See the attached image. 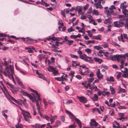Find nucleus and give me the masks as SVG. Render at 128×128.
Segmentation results:
<instances>
[{
  "mask_svg": "<svg viewBox=\"0 0 128 128\" xmlns=\"http://www.w3.org/2000/svg\"><path fill=\"white\" fill-rule=\"evenodd\" d=\"M6 58H4L3 60L4 61V64L5 66V70L3 72L2 66H0V71L3 73L4 75L6 76H8L10 80H12L14 84H15L16 82L14 80V78L13 76V74L14 73L13 68L11 65H8L9 64L12 63L11 60L10 58L8 59V61H6Z\"/></svg>",
  "mask_w": 128,
  "mask_h": 128,
  "instance_id": "nucleus-1",
  "label": "nucleus"
},
{
  "mask_svg": "<svg viewBox=\"0 0 128 128\" xmlns=\"http://www.w3.org/2000/svg\"><path fill=\"white\" fill-rule=\"evenodd\" d=\"M20 108L21 111V113L25 120L29 123L30 122V119L32 118V117L30 113L24 110L20 107Z\"/></svg>",
  "mask_w": 128,
  "mask_h": 128,
  "instance_id": "nucleus-2",
  "label": "nucleus"
},
{
  "mask_svg": "<svg viewBox=\"0 0 128 128\" xmlns=\"http://www.w3.org/2000/svg\"><path fill=\"white\" fill-rule=\"evenodd\" d=\"M24 42L28 44H30L36 42V40H34L32 38L29 37H27L26 38H20Z\"/></svg>",
  "mask_w": 128,
  "mask_h": 128,
  "instance_id": "nucleus-3",
  "label": "nucleus"
},
{
  "mask_svg": "<svg viewBox=\"0 0 128 128\" xmlns=\"http://www.w3.org/2000/svg\"><path fill=\"white\" fill-rule=\"evenodd\" d=\"M80 58L84 60L85 61L90 63L92 62L93 61V60L91 59V57L88 56L84 54H83L80 55Z\"/></svg>",
  "mask_w": 128,
  "mask_h": 128,
  "instance_id": "nucleus-4",
  "label": "nucleus"
},
{
  "mask_svg": "<svg viewBox=\"0 0 128 128\" xmlns=\"http://www.w3.org/2000/svg\"><path fill=\"white\" fill-rule=\"evenodd\" d=\"M47 70L49 72H52L54 76L57 75L58 74V69L54 68L53 66H50Z\"/></svg>",
  "mask_w": 128,
  "mask_h": 128,
  "instance_id": "nucleus-5",
  "label": "nucleus"
},
{
  "mask_svg": "<svg viewBox=\"0 0 128 128\" xmlns=\"http://www.w3.org/2000/svg\"><path fill=\"white\" fill-rule=\"evenodd\" d=\"M34 99L35 100V101H36V106L38 110V113L39 114L40 116L42 117V116L41 112H43L44 111L41 108H40L38 101V100H36V98H34Z\"/></svg>",
  "mask_w": 128,
  "mask_h": 128,
  "instance_id": "nucleus-6",
  "label": "nucleus"
},
{
  "mask_svg": "<svg viewBox=\"0 0 128 128\" xmlns=\"http://www.w3.org/2000/svg\"><path fill=\"white\" fill-rule=\"evenodd\" d=\"M102 0H94V1L95 2L94 5L96 6V8H99L100 9H102L103 7L101 4V1Z\"/></svg>",
  "mask_w": 128,
  "mask_h": 128,
  "instance_id": "nucleus-7",
  "label": "nucleus"
},
{
  "mask_svg": "<svg viewBox=\"0 0 128 128\" xmlns=\"http://www.w3.org/2000/svg\"><path fill=\"white\" fill-rule=\"evenodd\" d=\"M114 26L120 28L123 25L124 22L122 20H119L114 22Z\"/></svg>",
  "mask_w": 128,
  "mask_h": 128,
  "instance_id": "nucleus-8",
  "label": "nucleus"
},
{
  "mask_svg": "<svg viewBox=\"0 0 128 128\" xmlns=\"http://www.w3.org/2000/svg\"><path fill=\"white\" fill-rule=\"evenodd\" d=\"M78 99L80 101L83 103H86L88 101V100L86 98L83 96H77Z\"/></svg>",
  "mask_w": 128,
  "mask_h": 128,
  "instance_id": "nucleus-9",
  "label": "nucleus"
},
{
  "mask_svg": "<svg viewBox=\"0 0 128 128\" xmlns=\"http://www.w3.org/2000/svg\"><path fill=\"white\" fill-rule=\"evenodd\" d=\"M96 74V76L99 80H101L103 78L104 75L100 73V69H98L97 70Z\"/></svg>",
  "mask_w": 128,
  "mask_h": 128,
  "instance_id": "nucleus-10",
  "label": "nucleus"
},
{
  "mask_svg": "<svg viewBox=\"0 0 128 128\" xmlns=\"http://www.w3.org/2000/svg\"><path fill=\"white\" fill-rule=\"evenodd\" d=\"M15 78L17 82L20 86L23 88H24V84H23L22 81L20 80L19 78L16 76H15Z\"/></svg>",
  "mask_w": 128,
  "mask_h": 128,
  "instance_id": "nucleus-11",
  "label": "nucleus"
},
{
  "mask_svg": "<svg viewBox=\"0 0 128 128\" xmlns=\"http://www.w3.org/2000/svg\"><path fill=\"white\" fill-rule=\"evenodd\" d=\"M104 13L106 14L108 17L110 18L111 14H114V11L112 10H106L104 11Z\"/></svg>",
  "mask_w": 128,
  "mask_h": 128,
  "instance_id": "nucleus-12",
  "label": "nucleus"
},
{
  "mask_svg": "<svg viewBox=\"0 0 128 128\" xmlns=\"http://www.w3.org/2000/svg\"><path fill=\"white\" fill-rule=\"evenodd\" d=\"M90 122H90V124L91 128H93L94 127L96 126L98 124V123L94 119H91Z\"/></svg>",
  "mask_w": 128,
  "mask_h": 128,
  "instance_id": "nucleus-13",
  "label": "nucleus"
},
{
  "mask_svg": "<svg viewBox=\"0 0 128 128\" xmlns=\"http://www.w3.org/2000/svg\"><path fill=\"white\" fill-rule=\"evenodd\" d=\"M122 72H123V74L122 76L125 78L128 77V69L127 68H125L124 69V70H122Z\"/></svg>",
  "mask_w": 128,
  "mask_h": 128,
  "instance_id": "nucleus-14",
  "label": "nucleus"
},
{
  "mask_svg": "<svg viewBox=\"0 0 128 128\" xmlns=\"http://www.w3.org/2000/svg\"><path fill=\"white\" fill-rule=\"evenodd\" d=\"M23 95L26 96L29 98L32 102H34L35 101L34 98L31 95L28 93L25 92H23Z\"/></svg>",
  "mask_w": 128,
  "mask_h": 128,
  "instance_id": "nucleus-15",
  "label": "nucleus"
},
{
  "mask_svg": "<svg viewBox=\"0 0 128 128\" xmlns=\"http://www.w3.org/2000/svg\"><path fill=\"white\" fill-rule=\"evenodd\" d=\"M66 113L69 116V117L72 119V121L74 119H75V118H76L75 117V116H74L73 114L70 111L67 110H66Z\"/></svg>",
  "mask_w": 128,
  "mask_h": 128,
  "instance_id": "nucleus-16",
  "label": "nucleus"
},
{
  "mask_svg": "<svg viewBox=\"0 0 128 128\" xmlns=\"http://www.w3.org/2000/svg\"><path fill=\"white\" fill-rule=\"evenodd\" d=\"M38 77L43 80H46L48 82V84H49L50 83V81L43 74L40 73L38 76Z\"/></svg>",
  "mask_w": 128,
  "mask_h": 128,
  "instance_id": "nucleus-17",
  "label": "nucleus"
},
{
  "mask_svg": "<svg viewBox=\"0 0 128 128\" xmlns=\"http://www.w3.org/2000/svg\"><path fill=\"white\" fill-rule=\"evenodd\" d=\"M118 88V93L119 94L120 92L126 93V90L122 88L120 86H119Z\"/></svg>",
  "mask_w": 128,
  "mask_h": 128,
  "instance_id": "nucleus-18",
  "label": "nucleus"
},
{
  "mask_svg": "<svg viewBox=\"0 0 128 128\" xmlns=\"http://www.w3.org/2000/svg\"><path fill=\"white\" fill-rule=\"evenodd\" d=\"M82 9V6H77L75 8L76 11H78L79 14L81 13Z\"/></svg>",
  "mask_w": 128,
  "mask_h": 128,
  "instance_id": "nucleus-19",
  "label": "nucleus"
},
{
  "mask_svg": "<svg viewBox=\"0 0 128 128\" xmlns=\"http://www.w3.org/2000/svg\"><path fill=\"white\" fill-rule=\"evenodd\" d=\"M25 49L26 50H28V51L29 53H32L33 52V51L32 50H35L33 46H32L31 47H26L25 48Z\"/></svg>",
  "mask_w": 128,
  "mask_h": 128,
  "instance_id": "nucleus-20",
  "label": "nucleus"
},
{
  "mask_svg": "<svg viewBox=\"0 0 128 128\" xmlns=\"http://www.w3.org/2000/svg\"><path fill=\"white\" fill-rule=\"evenodd\" d=\"M30 90L32 92L34 93L38 97V98L39 101H40L41 100L40 96V94L38 93L37 91L32 89H30Z\"/></svg>",
  "mask_w": 128,
  "mask_h": 128,
  "instance_id": "nucleus-21",
  "label": "nucleus"
},
{
  "mask_svg": "<svg viewBox=\"0 0 128 128\" xmlns=\"http://www.w3.org/2000/svg\"><path fill=\"white\" fill-rule=\"evenodd\" d=\"M124 114L123 113H118V119L119 120H121L122 119H124Z\"/></svg>",
  "mask_w": 128,
  "mask_h": 128,
  "instance_id": "nucleus-22",
  "label": "nucleus"
},
{
  "mask_svg": "<svg viewBox=\"0 0 128 128\" xmlns=\"http://www.w3.org/2000/svg\"><path fill=\"white\" fill-rule=\"evenodd\" d=\"M90 98L94 101H97L98 100V96L96 94H94V96L92 97H90Z\"/></svg>",
  "mask_w": 128,
  "mask_h": 128,
  "instance_id": "nucleus-23",
  "label": "nucleus"
},
{
  "mask_svg": "<svg viewBox=\"0 0 128 128\" xmlns=\"http://www.w3.org/2000/svg\"><path fill=\"white\" fill-rule=\"evenodd\" d=\"M75 120L77 124H78V126L80 127V128H81L82 127V122L80 120L76 118H75Z\"/></svg>",
  "mask_w": 128,
  "mask_h": 128,
  "instance_id": "nucleus-24",
  "label": "nucleus"
},
{
  "mask_svg": "<svg viewBox=\"0 0 128 128\" xmlns=\"http://www.w3.org/2000/svg\"><path fill=\"white\" fill-rule=\"evenodd\" d=\"M122 12L125 17L128 18V10L126 9L122 10Z\"/></svg>",
  "mask_w": 128,
  "mask_h": 128,
  "instance_id": "nucleus-25",
  "label": "nucleus"
},
{
  "mask_svg": "<svg viewBox=\"0 0 128 128\" xmlns=\"http://www.w3.org/2000/svg\"><path fill=\"white\" fill-rule=\"evenodd\" d=\"M92 112L94 113L98 112L99 114H101V112L98 108H93L92 109Z\"/></svg>",
  "mask_w": 128,
  "mask_h": 128,
  "instance_id": "nucleus-26",
  "label": "nucleus"
},
{
  "mask_svg": "<svg viewBox=\"0 0 128 128\" xmlns=\"http://www.w3.org/2000/svg\"><path fill=\"white\" fill-rule=\"evenodd\" d=\"M8 98L9 99L14 101V102L17 104H18L19 103V102L18 101L16 100L14 98L10 96V95H8Z\"/></svg>",
  "mask_w": 128,
  "mask_h": 128,
  "instance_id": "nucleus-27",
  "label": "nucleus"
},
{
  "mask_svg": "<svg viewBox=\"0 0 128 128\" xmlns=\"http://www.w3.org/2000/svg\"><path fill=\"white\" fill-rule=\"evenodd\" d=\"M61 122L60 120H56L53 126V127H56L60 125Z\"/></svg>",
  "mask_w": 128,
  "mask_h": 128,
  "instance_id": "nucleus-28",
  "label": "nucleus"
},
{
  "mask_svg": "<svg viewBox=\"0 0 128 128\" xmlns=\"http://www.w3.org/2000/svg\"><path fill=\"white\" fill-rule=\"evenodd\" d=\"M62 74H64L62 76L61 78L62 80H65V81H66L68 80L67 78L68 77V76L66 74H64V73H63Z\"/></svg>",
  "mask_w": 128,
  "mask_h": 128,
  "instance_id": "nucleus-29",
  "label": "nucleus"
},
{
  "mask_svg": "<svg viewBox=\"0 0 128 128\" xmlns=\"http://www.w3.org/2000/svg\"><path fill=\"white\" fill-rule=\"evenodd\" d=\"M8 112V110H3L2 111V112L3 116L5 117L6 120H7V117L8 116L6 114H5V113H7Z\"/></svg>",
  "mask_w": 128,
  "mask_h": 128,
  "instance_id": "nucleus-30",
  "label": "nucleus"
},
{
  "mask_svg": "<svg viewBox=\"0 0 128 128\" xmlns=\"http://www.w3.org/2000/svg\"><path fill=\"white\" fill-rule=\"evenodd\" d=\"M94 59L96 62H98L100 64L102 63L103 62L102 60L98 58L94 57Z\"/></svg>",
  "mask_w": 128,
  "mask_h": 128,
  "instance_id": "nucleus-31",
  "label": "nucleus"
},
{
  "mask_svg": "<svg viewBox=\"0 0 128 128\" xmlns=\"http://www.w3.org/2000/svg\"><path fill=\"white\" fill-rule=\"evenodd\" d=\"M59 43H60L57 41H56L55 42L53 43L52 44V48H56L57 46H58Z\"/></svg>",
  "mask_w": 128,
  "mask_h": 128,
  "instance_id": "nucleus-32",
  "label": "nucleus"
},
{
  "mask_svg": "<svg viewBox=\"0 0 128 128\" xmlns=\"http://www.w3.org/2000/svg\"><path fill=\"white\" fill-rule=\"evenodd\" d=\"M102 94L103 96H108L110 95V92L108 91L105 92H102Z\"/></svg>",
  "mask_w": 128,
  "mask_h": 128,
  "instance_id": "nucleus-33",
  "label": "nucleus"
},
{
  "mask_svg": "<svg viewBox=\"0 0 128 128\" xmlns=\"http://www.w3.org/2000/svg\"><path fill=\"white\" fill-rule=\"evenodd\" d=\"M86 70H87L86 71L84 72H81V75L82 76L88 75V74L89 73V72L88 71V69H86Z\"/></svg>",
  "mask_w": 128,
  "mask_h": 128,
  "instance_id": "nucleus-34",
  "label": "nucleus"
},
{
  "mask_svg": "<svg viewBox=\"0 0 128 128\" xmlns=\"http://www.w3.org/2000/svg\"><path fill=\"white\" fill-rule=\"evenodd\" d=\"M72 62H73V63L72 64V65L74 67L76 68L77 66H79L80 65L79 63H76V61H72Z\"/></svg>",
  "mask_w": 128,
  "mask_h": 128,
  "instance_id": "nucleus-35",
  "label": "nucleus"
},
{
  "mask_svg": "<svg viewBox=\"0 0 128 128\" xmlns=\"http://www.w3.org/2000/svg\"><path fill=\"white\" fill-rule=\"evenodd\" d=\"M106 80L107 81H111L113 82L114 81V78L112 76H111L109 78L108 77H106Z\"/></svg>",
  "mask_w": 128,
  "mask_h": 128,
  "instance_id": "nucleus-36",
  "label": "nucleus"
},
{
  "mask_svg": "<svg viewBox=\"0 0 128 128\" xmlns=\"http://www.w3.org/2000/svg\"><path fill=\"white\" fill-rule=\"evenodd\" d=\"M110 90L111 92V94H114L116 92V91L114 88L111 86H110Z\"/></svg>",
  "mask_w": 128,
  "mask_h": 128,
  "instance_id": "nucleus-37",
  "label": "nucleus"
},
{
  "mask_svg": "<svg viewBox=\"0 0 128 128\" xmlns=\"http://www.w3.org/2000/svg\"><path fill=\"white\" fill-rule=\"evenodd\" d=\"M122 57L121 56V54L117 55H116V60L118 62H120V60H122Z\"/></svg>",
  "mask_w": 128,
  "mask_h": 128,
  "instance_id": "nucleus-38",
  "label": "nucleus"
},
{
  "mask_svg": "<svg viewBox=\"0 0 128 128\" xmlns=\"http://www.w3.org/2000/svg\"><path fill=\"white\" fill-rule=\"evenodd\" d=\"M89 22L90 23L94 25H96L97 24V23L95 22V20L93 19V18L90 20Z\"/></svg>",
  "mask_w": 128,
  "mask_h": 128,
  "instance_id": "nucleus-39",
  "label": "nucleus"
},
{
  "mask_svg": "<svg viewBox=\"0 0 128 128\" xmlns=\"http://www.w3.org/2000/svg\"><path fill=\"white\" fill-rule=\"evenodd\" d=\"M118 39L119 41H121L122 42H124V40L123 37V35L122 34H121L120 36L118 37Z\"/></svg>",
  "mask_w": 128,
  "mask_h": 128,
  "instance_id": "nucleus-40",
  "label": "nucleus"
},
{
  "mask_svg": "<svg viewBox=\"0 0 128 128\" xmlns=\"http://www.w3.org/2000/svg\"><path fill=\"white\" fill-rule=\"evenodd\" d=\"M128 6L127 5H124V3H122L120 5V8L122 10L126 9V8Z\"/></svg>",
  "mask_w": 128,
  "mask_h": 128,
  "instance_id": "nucleus-41",
  "label": "nucleus"
},
{
  "mask_svg": "<svg viewBox=\"0 0 128 128\" xmlns=\"http://www.w3.org/2000/svg\"><path fill=\"white\" fill-rule=\"evenodd\" d=\"M45 57V55L43 54H40L38 56V58L40 61L42 59Z\"/></svg>",
  "mask_w": 128,
  "mask_h": 128,
  "instance_id": "nucleus-42",
  "label": "nucleus"
},
{
  "mask_svg": "<svg viewBox=\"0 0 128 128\" xmlns=\"http://www.w3.org/2000/svg\"><path fill=\"white\" fill-rule=\"evenodd\" d=\"M42 2L41 4L43 5H45L46 7H47L50 6V4H48L46 2L43 1V0H41Z\"/></svg>",
  "mask_w": 128,
  "mask_h": 128,
  "instance_id": "nucleus-43",
  "label": "nucleus"
},
{
  "mask_svg": "<svg viewBox=\"0 0 128 128\" xmlns=\"http://www.w3.org/2000/svg\"><path fill=\"white\" fill-rule=\"evenodd\" d=\"M111 44L112 45H113L114 46H118V48L120 47V46L116 42H112Z\"/></svg>",
  "mask_w": 128,
  "mask_h": 128,
  "instance_id": "nucleus-44",
  "label": "nucleus"
},
{
  "mask_svg": "<svg viewBox=\"0 0 128 128\" xmlns=\"http://www.w3.org/2000/svg\"><path fill=\"white\" fill-rule=\"evenodd\" d=\"M40 124H39L36 123L32 126V127L34 128H40Z\"/></svg>",
  "mask_w": 128,
  "mask_h": 128,
  "instance_id": "nucleus-45",
  "label": "nucleus"
},
{
  "mask_svg": "<svg viewBox=\"0 0 128 128\" xmlns=\"http://www.w3.org/2000/svg\"><path fill=\"white\" fill-rule=\"evenodd\" d=\"M111 21H110V18H108L106 19L104 22V24H107V23L110 24L111 23Z\"/></svg>",
  "mask_w": 128,
  "mask_h": 128,
  "instance_id": "nucleus-46",
  "label": "nucleus"
},
{
  "mask_svg": "<svg viewBox=\"0 0 128 128\" xmlns=\"http://www.w3.org/2000/svg\"><path fill=\"white\" fill-rule=\"evenodd\" d=\"M94 49L98 50L102 48L101 47V46L100 45H99L98 46H94Z\"/></svg>",
  "mask_w": 128,
  "mask_h": 128,
  "instance_id": "nucleus-47",
  "label": "nucleus"
},
{
  "mask_svg": "<svg viewBox=\"0 0 128 128\" xmlns=\"http://www.w3.org/2000/svg\"><path fill=\"white\" fill-rule=\"evenodd\" d=\"M104 44L102 45L103 46L104 48H107L108 47V44L106 42H104Z\"/></svg>",
  "mask_w": 128,
  "mask_h": 128,
  "instance_id": "nucleus-48",
  "label": "nucleus"
},
{
  "mask_svg": "<svg viewBox=\"0 0 128 128\" xmlns=\"http://www.w3.org/2000/svg\"><path fill=\"white\" fill-rule=\"evenodd\" d=\"M116 73L118 74L116 76V78L118 80L121 77L122 74L120 72H116Z\"/></svg>",
  "mask_w": 128,
  "mask_h": 128,
  "instance_id": "nucleus-49",
  "label": "nucleus"
},
{
  "mask_svg": "<svg viewBox=\"0 0 128 128\" xmlns=\"http://www.w3.org/2000/svg\"><path fill=\"white\" fill-rule=\"evenodd\" d=\"M85 51L88 54H91L92 52V50L89 48L86 49L85 50Z\"/></svg>",
  "mask_w": 128,
  "mask_h": 128,
  "instance_id": "nucleus-50",
  "label": "nucleus"
},
{
  "mask_svg": "<svg viewBox=\"0 0 128 128\" xmlns=\"http://www.w3.org/2000/svg\"><path fill=\"white\" fill-rule=\"evenodd\" d=\"M89 6V4H87L85 6H83V8L84 10L86 11L88 8Z\"/></svg>",
  "mask_w": 128,
  "mask_h": 128,
  "instance_id": "nucleus-51",
  "label": "nucleus"
},
{
  "mask_svg": "<svg viewBox=\"0 0 128 128\" xmlns=\"http://www.w3.org/2000/svg\"><path fill=\"white\" fill-rule=\"evenodd\" d=\"M52 50L53 51L56 52H61L62 51L61 50L58 51L57 50L56 47V48H52Z\"/></svg>",
  "mask_w": 128,
  "mask_h": 128,
  "instance_id": "nucleus-52",
  "label": "nucleus"
},
{
  "mask_svg": "<svg viewBox=\"0 0 128 128\" xmlns=\"http://www.w3.org/2000/svg\"><path fill=\"white\" fill-rule=\"evenodd\" d=\"M121 56L122 58H126L128 57V53H126L124 54H121Z\"/></svg>",
  "mask_w": 128,
  "mask_h": 128,
  "instance_id": "nucleus-53",
  "label": "nucleus"
},
{
  "mask_svg": "<svg viewBox=\"0 0 128 128\" xmlns=\"http://www.w3.org/2000/svg\"><path fill=\"white\" fill-rule=\"evenodd\" d=\"M20 127H21V128H23V125L21 124H19L18 123L16 125H15L16 128H20Z\"/></svg>",
  "mask_w": 128,
  "mask_h": 128,
  "instance_id": "nucleus-54",
  "label": "nucleus"
},
{
  "mask_svg": "<svg viewBox=\"0 0 128 128\" xmlns=\"http://www.w3.org/2000/svg\"><path fill=\"white\" fill-rule=\"evenodd\" d=\"M75 74V72L74 71L71 70L70 71V73L69 74V75L71 76L72 77H74V74Z\"/></svg>",
  "mask_w": 128,
  "mask_h": 128,
  "instance_id": "nucleus-55",
  "label": "nucleus"
},
{
  "mask_svg": "<svg viewBox=\"0 0 128 128\" xmlns=\"http://www.w3.org/2000/svg\"><path fill=\"white\" fill-rule=\"evenodd\" d=\"M111 60H116V55L112 56L111 55L110 56Z\"/></svg>",
  "mask_w": 128,
  "mask_h": 128,
  "instance_id": "nucleus-56",
  "label": "nucleus"
},
{
  "mask_svg": "<svg viewBox=\"0 0 128 128\" xmlns=\"http://www.w3.org/2000/svg\"><path fill=\"white\" fill-rule=\"evenodd\" d=\"M102 36L101 35H98V36H96V39L97 40H101V38Z\"/></svg>",
  "mask_w": 128,
  "mask_h": 128,
  "instance_id": "nucleus-57",
  "label": "nucleus"
},
{
  "mask_svg": "<svg viewBox=\"0 0 128 128\" xmlns=\"http://www.w3.org/2000/svg\"><path fill=\"white\" fill-rule=\"evenodd\" d=\"M43 101L44 103L45 107L46 108L48 106V104L47 102L46 101L44 98L43 99Z\"/></svg>",
  "mask_w": 128,
  "mask_h": 128,
  "instance_id": "nucleus-58",
  "label": "nucleus"
},
{
  "mask_svg": "<svg viewBox=\"0 0 128 128\" xmlns=\"http://www.w3.org/2000/svg\"><path fill=\"white\" fill-rule=\"evenodd\" d=\"M110 10H115L116 9V8L114 5L111 6L109 8Z\"/></svg>",
  "mask_w": 128,
  "mask_h": 128,
  "instance_id": "nucleus-59",
  "label": "nucleus"
},
{
  "mask_svg": "<svg viewBox=\"0 0 128 128\" xmlns=\"http://www.w3.org/2000/svg\"><path fill=\"white\" fill-rule=\"evenodd\" d=\"M93 11L94 14L96 15H99V12L98 10L95 9H94L93 10Z\"/></svg>",
  "mask_w": 128,
  "mask_h": 128,
  "instance_id": "nucleus-60",
  "label": "nucleus"
},
{
  "mask_svg": "<svg viewBox=\"0 0 128 128\" xmlns=\"http://www.w3.org/2000/svg\"><path fill=\"white\" fill-rule=\"evenodd\" d=\"M119 18L122 20H125L124 16L123 15H120L119 16Z\"/></svg>",
  "mask_w": 128,
  "mask_h": 128,
  "instance_id": "nucleus-61",
  "label": "nucleus"
},
{
  "mask_svg": "<svg viewBox=\"0 0 128 128\" xmlns=\"http://www.w3.org/2000/svg\"><path fill=\"white\" fill-rule=\"evenodd\" d=\"M68 43V44L69 45H71L72 44L73 42V41L72 40H68L67 42Z\"/></svg>",
  "mask_w": 128,
  "mask_h": 128,
  "instance_id": "nucleus-62",
  "label": "nucleus"
},
{
  "mask_svg": "<svg viewBox=\"0 0 128 128\" xmlns=\"http://www.w3.org/2000/svg\"><path fill=\"white\" fill-rule=\"evenodd\" d=\"M76 126L74 124H72L68 126V128H75Z\"/></svg>",
  "mask_w": 128,
  "mask_h": 128,
  "instance_id": "nucleus-63",
  "label": "nucleus"
},
{
  "mask_svg": "<svg viewBox=\"0 0 128 128\" xmlns=\"http://www.w3.org/2000/svg\"><path fill=\"white\" fill-rule=\"evenodd\" d=\"M123 35V37L124 39H126V40H128V36H127V34H124Z\"/></svg>",
  "mask_w": 128,
  "mask_h": 128,
  "instance_id": "nucleus-64",
  "label": "nucleus"
}]
</instances>
